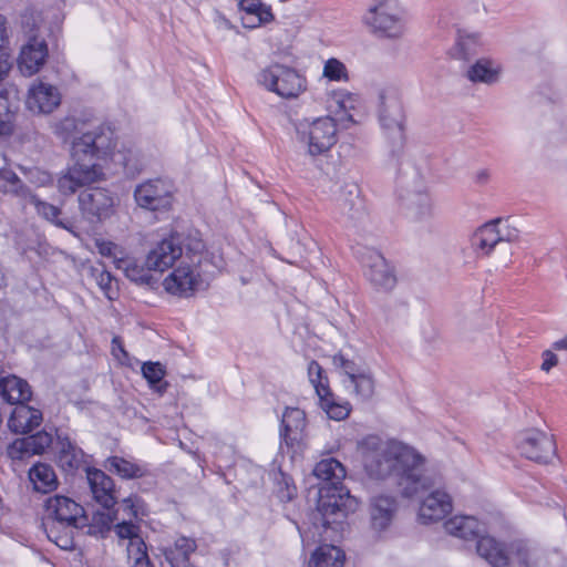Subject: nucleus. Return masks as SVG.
<instances>
[{
	"label": "nucleus",
	"mask_w": 567,
	"mask_h": 567,
	"mask_svg": "<svg viewBox=\"0 0 567 567\" xmlns=\"http://www.w3.org/2000/svg\"><path fill=\"white\" fill-rule=\"evenodd\" d=\"M363 465L374 480L393 478L404 497H412L439 483L424 473L425 458L416 450L399 442L382 443L379 437L362 442Z\"/></svg>",
	"instance_id": "obj_1"
},
{
	"label": "nucleus",
	"mask_w": 567,
	"mask_h": 567,
	"mask_svg": "<svg viewBox=\"0 0 567 567\" xmlns=\"http://www.w3.org/2000/svg\"><path fill=\"white\" fill-rule=\"evenodd\" d=\"M114 147V132L107 126H96L82 136H74L71 147L74 165L59 177V190L71 195L78 188L100 181L103 172L95 161L105 157Z\"/></svg>",
	"instance_id": "obj_2"
},
{
	"label": "nucleus",
	"mask_w": 567,
	"mask_h": 567,
	"mask_svg": "<svg viewBox=\"0 0 567 567\" xmlns=\"http://www.w3.org/2000/svg\"><path fill=\"white\" fill-rule=\"evenodd\" d=\"M313 475L320 480L315 524H320L324 533L339 532L347 515L358 507L357 498L342 483L346 468L336 458H324L316 464Z\"/></svg>",
	"instance_id": "obj_3"
},
{
	"label": "nucleus",
	"mask_w": 567,
	"mask_h": 567,
	"mask_svg": "<svg viewBox=\"0 0 567 567\" xmlns=\"http://www.w3.org/2000/svg\"><path fill=\"white\" fill-rule=\"evenodd\" d=\"M44 513L42 526L49 540L61 549H74L75 534L89 525L84 508L68 496L54 495L45 501Z\"/></svg>",
	"instance_id": "obj_4"
},
{
	"label": "nucleus",
	"mask_w": 567,
	"mask_h": 567,
	"mask_svg": "<svg viewBox=\"0 0 567 567\" xmlns=\"http://www.w3.org/2000/svg\"><path fill=\"white\" fill-rule=\"evenodd\" d=\"M297 138L305 144L311 156L329 151L337 142V125L332 117L322 116L312 121L299 120L295 124Z\"/></svg>",
	"instance_id": "obj_5"
},
{
	"label": "nucleus",
	"mask_w": 567,
	"mask_h": 567,
	"mask_svg": "<svg viewBox=\"0 0 567 567\" xmlns=\"http://www.w3.org/2000/svg\"><path fill=\"white\" fill-rule=\"evenodd\" d=\"M477 554L493 567L528 566V549L523 542H514L507 548L491 536H481L476 545Z\"/></svg>",
	"instance_id": "obj_6"
},
{
	"label": "nucleus",
	"mask_w": 567,
	"mask_h": 567,
	"mask_svg": "<svg viewBox=\"0 0 567 567\" xmlns=\"http://www.w3.org/2000/svg\"><path fill=\"white\" fill-rule=\"evenodd\" d=\"M257 82L284 99L297 97L306 90L303 76L295 69L278 63L262 69L257 75Z\"/></svg>",
	"instance_id": "obj_7"
},
{
	"label": "nucleus",
	"mask_w": 567,
	"mask_h": 567,
	"mask_svg": "<svg viewBox=\"0 0 567 567\" xmlns=\"http://www.w3.org/2000/svg\"><path fill=\"white\" fill-rule=\"evenodd\" d=\"M134 198L141 208L152 212L168 210L173 203V186L161 178L148 179L136 186Z\"/></svg>",
	"instance_id": "obj_8"
},
{
	"label": "nucleus",
	"mask_w": 567,
	"mask_h": 567,
	"mask_svg": "<svg viewBox=\"0 0 567 567\" xmlns=\"http://www.w3.org/2000/svg\"><path fill=\"white\" fill-rule=\"evenodd\" d=\"M357 256L365 268V276L379 289L391 290L396 284V277L385 258L375 249L361 247Z\"/></svg>",
	"instance_id": "obj_9"
},
{
	"label": "nucleus",
	"mask_w": 567,
	"mask_h": 567,
	"mask_svg": "<svg viewBox=\"0 0 567 567\" xmlns=\"http://www.w3.org/2000/svg\"><path fill=\"white\" fill-rule=\"evenodd\" d=\"M79 207L85 220L90 224H96L113 215L114 198L104 188H87L79 195Z\"/></svg>",
	"instance_id": "obj_10"
},
{
	"label": "nucleus",
	"mask_w": 567,
	"mask_h": 567,
	"mask_svg": "<svg viewBox=\"0 0 567 567\" xmlns=\"http://www.w3.org/2000/svg\"><path fill=\"white\" fill-rule=\"evenodd\" d=\"M186 237L174 231L156 243L146 255V264L154 271L163 272L174 266L183 255Z\"/></svg>",
	"instance_id": "obj_11"
},
{
	"label": "nucleus",
	"mask_w": 567,
	"mask_h": 567,
	"mask_svg": "<svg viewBox=\"0 0 567 567\" xmlns=\"http://www.w3.org/2000/svg\"><path fill=\"white\" fill-rule=\"evenodd\" d=\"M517 447L523 456L537 463H548L556 454L554 436L540 430L526 431Z\"/></svg>",
	"instance_id": "obj_12"
},
{
	"label": "nucleus",
	"mask_w": 567,
	"mask_h": 567,
	"mask_svg": "<svg viewBox=\"0 0 567 567\" xmlns=\"http://www.w3.org/2000/svg\"><path fill=\"white\" fill-rule=\"evenodd\" d=\"M340 217L348 226L357 227L365 220L367 209L358 184L350 182L341 186L336 198Z\"/></svg>",
	"instance_id": "obj_13"
},
{
	"label": "nucleus",
	"mask_w": 567,
	"mask_h": 567,
	"mask_svg": "<svg viewBox=\"0 0 567 567\" xmlns=\"http://www.w3.org/2000/svg\"><path fill=\"white\" fill-rule=\"evenodd\" d=\"M307 426L306 413L298 408L287 406L282 413L280 425L281 443L295 452L300 450Z\"/></svg>",
	"instance_id": "obj_14"
},
{
	"label": "nucleus",
	"mask_w": 567,
	"mask_h": 567,
	"mask_svg": "<svg viewBox=\"0 0 567 567\" xmlns=\"http://www.w3.org/2000/svg\"><path fill=\"white\" fill-rule=\"evenodd\" d=\"M379 120L388 134L404 132V112L401 100L393 91H381L379 94Z\"/></svg>",
	"instance_id": "obj_15"
},
{
	"label": "nucleus",
	"mask_w": 567,
	"mask_h": 567,
	"mask_svg": "<svg viewBox=\"0 0 567 567\" xmlns=\"http://www.w3.org/2000/svg\"><path fill=\"white\" fill-rule=\"evenodd\" d=\"M414 186L409 187L408 182L402 179V184L406 186L405 194L402 198L406 207L414 214L415 218L424 219L433 215V205L430 195L426 193L423 178L419 172H413Z\"/></svg>",
	"instance_id": "obj_16"
},
{
	"label": "nucleus",
	"mask_w": 567,
	"mask_h": 567,
	"mask_svg": "<svg viewBox=\"0 0 567 567\" xmlns=\"http://www.w3.org/2000/svg\"><path fill=\"white\" fill-rule=\"evenodd\" d=\"M398 512V502L391 495H375L370 499L369 513L373 530L381 533L392 524Z\"/></svg>",
	"instance_id": "obj_17"
},
{
	"label": "nucleus",
	"mask_w": 567,
	"mask_h": 567,
	"mask_svg": "<svg viewBox=\"0 0 567 567\" xmlns=\"http://www.w3.org/2000/svg\"><path fill=\"white\" fill-rule=\"evenodd\" d=\"M60 103V93L51 84L40 82L29 90L27 106L32 112L48 114L53 112Z\"/></svg>",
	"instance_id": "obj_18"
},
{
	"label": "nucleus",
	"mask_w": 567,
	"mask_h": 567,
	"mask_svg": "<svg viewBox=\"0 0 567 567\" xmlns=\"http://www.w3.org/2000/svg\"><path fill=\"white\" fill-rule=\"evenodd\" d=\"M86 478L94 499L105 509L112 508L116 503L114 482L103 471L86 468Z\"/></svg>",
	"instance_id": "obj_19"
},
{
	"label": "nucleus",
	"mask_w": 567,
	"mask_h": 567,
	"mask_svg": "<svg viewBox=\"0 0 567 567\" xmlns=\"http://www.w3.org/2000/svg\"><path fill=\"white\" fill-rule=\"evenodd\" d=\"M48 56V47L44 40L35 37L22 47L18 60L19 69L25 75H33L44 64Z\"/></svg>",
	"instance_id": "obj_20"
},
{
	"label": "nucleus",
	"mask_w": 567,
	"mask_h": 567,
	"mask_svg": "<svg viewBox=\"0 0 567 567\" xmlns=\"http://www.w3.org/2000/svg\"><path fill=\"white\" fill-rule=\"evenodd\" d=\"M364 23L374 33L388 38H399L403 33V24L399 19L385 13L381 6H373L363 18Z\"/></svg>",
	"instance_id": "obj_21"
},
{
	"label": "nucleus",
	"mask_w": 567,
	"mask_h": 567,
	"mask_svg": "<svg viewBox=\"0 0 567 567\" xmlns=\"http://www.w3.org/2000/svg\"><path fill=\"white\" fill-rule=\"evenodd\" d=\"M451 511V496L444 491L435 489L422 502L419 518L429 524L444 518Z\"/></svg>",
	"instance_id": "obj_22"
},
{
	"label": "nucleus",
	"mask_w": 567,
	"mask_h": 567,
	"mask_svg": "<svg viewBox=\"0 0 567 567\" xmlns=\"http://www.w3.org/2000/svg\"><path fill=\"white\" fill-rule=\"evenodd\" d=\"M43 420L42 412L27 403L17 404L9 420V429L17 434H25L38 427Z\"/></svg>",
	"instance_id": "obj_23"
},
{
	"label": "nucleus",
	"mask_w": 567,
	"mask_h": 567,
	"mask_svg": "<svg viewBox=\"0 0 567 567\" xmlns=\"http://www.w3.org/2000/svg\"><path fill=\"white\" fill-rule=\"evenodd\" d=\"M197 284V276L188 266L174 269L163 281V286L167 292L179 297H188L192 295Z\"/></svg>",
	"instance_id": "obj_24"
},
{
	"label": "nucleus",
	"mask_w": 567,
	"mask_h": 567,
	"mask_svg": "<svg viewBox=\"0 0 567 567\" xmlns=\"http://www.w3.org/2000/svg\"><path fill=\"white\" fill-rule=\"evenodd\" d=\"M59 466L68 474H72L84 465V452L69 436L58 433Z\"/></svg>",
	"instance_id": "obj_25"
},
{
	"label": "nucleus",
	"mask_w": 567,
	"mask_h": 567,
	"mask_svg": "<svg viewBox=\"0 0 567 567\" xmlns=\"http://www.w3.org/2000/svg\"><path fill=\"white\" fill-rule=\"evenodd\" d=\"M0 396L3 401L17 405L30 401L32 391L25 380L14 374H9L0 378Z\"/></svg>",
	"instance_id": "obj_26"
},
{
	"label": "nucleus",
	"mask_w": 567,
	"mask_h": 567,
	"mask_svg": "<svg viewBox=\"0 0 567 567\" xmlns=\"http://www.w3.org/2000/svg\"><path fill=\"white\" fill-rule=\"evenodd\" d=\"M196 548L194 539L183 536L177 538L172 546L162 547L159 550L171 567H195L189 557Z\"/></svg>",
	"instance_id": "obj_27"
},
{
	"label": "nucleus",
	"mask_w": 567,
	"mask_h": 567,
	"mask_svg": "<svg viewBox=\"0 0 567 567\" xmlns=\"http://www.w3.org/2000/svg\"><path fill=\"white\" fill-rule=\"evenodd\" d=\"M446 533L462 539H478L485 526L473 516H454L444 523Z\"/></svg>",
	"instance_id": "obj_28"
},
{
	"label": "nucleus",
	"mask_w": 567,
	"mask_h": 567,
	"mask_svg": "<svg viewBox=\"0 0 567 567\" xmlns=\"http://www.w3.org/2000/svg\"><path fill=\"white\" fill-rule=\"evenodd\" d=\"M499 219L486 223L472 236V247L483 256H488L493 248L502 241V229H497Z\"/></svg>",
	"instance_id": "obj_29"
},
{
	"label": "nucleus",
	"mask_w": 567,
	"mask_h": 567,
	"mask_svg": "<svg viewBox=\"0 0 567 567\" xmlns=\"http://www.w3.org/2000/svg\"><path fill=\"white\" fill-rule=\"evenodd\" d=\"M502 66L491 59H478L466 72L467 79L473 83L495 84L499 81Z\"/></svg>",
	"instance_id": "obj_30"
},
{
	"label": "nucleus",
	"mask_w": 567,
	"mask_h": 567,
	"mask_svg": "<svg viewBox=\"0 0 567 567\" xmlns=\"http://www.w3.org/2000/svg\"><path fill=\"white\" fill-rule=\"evenodd\" d=\"M115 264L131 281L148 287H153L157 282V279L151 272L154 269L147 266L146 260L144 264H140L134 258L127 257L117 259Z\"/></svg>",
	"instance_id": "obj_31"
},
{
	"label": "nucleus",
	"mask_w": 567,
	"mask_h": 567,
	"mask_svg": "<svg viewBox=\"0 0 567 567\" xmlns=\"http://www.w3.org/2000/svg\"><path fill=\"white\" fill-rule=\"evenodd\" d=\"M30 482L37 492L50 493L58 487V477L53 467L45 463H37L29 471Z\"/></svg>",
	"instance_id": "obj_32"
},
{
	"label": "nucleus",
	"mask_w": 567,
	"mask_h": 567,
	"mask_svg": "<svg viewBox=\"0 0 567 567\" xmlns=\"http://www.w3.org/2000/svg\"><path fill=\"white\" fill-rule=\"evenodd\" d=\"M17 93L16 87L0 89V137L13 133L16 114L12 110L11 100L17 96Z\"/></svg>",
	"instance_id": "obj_33"
},
{
	"label": "nucleus",
	"mask_w": 567,
	"mask_h": 567,
	"mask_svg": "<svg viewBox=\"0 0 567 567\" xmlns=\"http://www.w3.org/2000/svg\"><path fill=\"white\" fill-rule=\"evenodd\" d=\"M344 553L337 546H320L311 556L310 567H342Z\"/></svg>",
	"instance_id": "obj_34"
},
{
	"label": "nucleus",
	"mask_w": 567,
	"mask_h": 567,
	"mask_svg": "<svg viewBox=\"0 0 567 567\" xmlns=\"http://www.w3.org/2000/svg\"><path fill=\"white\" fill-rule=\"evenodd\" d=\"M105 468L122 478H138L145 475L146 468L121 456H111L105 461Z\"/></svg>",
	"instance_id": "obj_35"
},
{
	"label": "nucleus",
	"mask_w": 567,
	"mask_h": 567,
	"mask_svg": "<svg viewBox=\"0 0 567 567\" xmlns=\"http://www.w3.org/2000/svg\"><path fill=\"white\" fill-rule=\"evenodd\" d=\"M128 567H155L144 539H135L126 545Z\"/></svg>",
	"instance_id": "obj_36"
},
{
	"label": "nucleus",
	"mask_w": 567,
	"mask_h": 567,
	"mask_svg": "<svg viewBox=\"0 0 567 567\" xmlns=\"http://www.w3.org/2000/svg\"><path fill=\"white\" fill-rule=\"evenodd\" d=\"M319 404L327 415L336 421L344 420L351 411L350 403L339 402L331 391H329L327 395H321L319 398Z\"/></svg>",
	"instance_id": "obj_37"
},
{
	"label": "nucleus",
	"mask_w": 567,
	"mask_h": 567,
	"mask_svg": "<svg viewBox=\"0 0 567 567\" xmlns=\"http://www.w3.org/2000/svg\"><path fill=\"white\" fill-rule=\"evenodd\" d=\"M143 377L147 380L151 389L159 394L166 392L168 383L163 382V378L166 374L165 368L159 362H145L142 365Z\"/></svg>",
	"instance_id": "obj_38"
},
{
	"label": "nucleus",
	"mask_w": 567,
	"mask_h": 567,
	"mask_svg": "<svg viewBox=\"0 0 567 567\" xmlns=\"http://www.w3.org/2000/svg\"><path fill=\"white\" fill-rule=\"evenodd\" d=\"M0 192L27 198L30 190L18 175L8 168H0Z\"/></svg>",
	"instance_id": "obj_39"
},
{
	"label": "nucleus",
	"mask_w": 567,
	"mask_h": 567,
	"mask_svg": "<svg viewBox=\"0 0 567 567\" xmlns=\"http://www.w3.org/2000/svg\"><path fill=\"white\" fill-rule=\"evenodd\" d=\"M27 198L29 199V203L35 207L37 213L43 218L61 228L69 229V226L59 218L61 210L58 206L43 202L37 195L31 193H29Z\"/></svg>",
	"instance_id": "obj_40"
},
{
	"label": "nucleus",
	"mask_w": 567,
	"mask_h": 567,
	"mask_svg": "<svg viewBox=\"0 0 567 567\" xmlns=\"http://www.w3.org/2000/svg\"><path fill=\"white\" fill-rule=\"evenodd\" d=\"M348 384L352 386L353 393L361 401H369L374 394L375 381L369 370L357 375V378L351 380Z\"/></svg>",
	"instance_id": "obj_41"
},
{
	"label": "nucleus",
	"mask_w": 567,
	"mask_h": 567,
	"mask_svg": "<svg viewBox=\"0 0 567 567\" xmlns=\"http://www.w3.org/2000/svg\"><path fill=\"white\" fill-rule=\"evenodd\" d=\"M391 137L390 141V150L388 155V164L394 168L401 171V166L403 164L404 158V143L405 135L404 132L389 134Z\"/></svg>",
	"instance_id": "obj_42"
},
{
	"label": "nucleus",
	"mask_w": 567,
	"mask_h": 567,
	"mask_svg": "<svg viewBox=\"0 0 567 567\" xmlns=\"http://www.w3.org/2000/svg\"><path fill=\"white\" fill-rule=\"evenodd\" d=\"M308 377L313 385L318 398L327 395L330 390L328 378L323 375L322 367L315 360L310 361L308 365Z\"/></svg>",
	"instance_id": "obj_43"
},
{
	"label": "nucleus",
	"mask_w": 567,
	"mask_h": 567,
	"mask_svg": "<svg viewBox=\"0 0 567 567\" xmlns=\"http://www.w3.org/2000/svg\"><path fill=\"white\" fill-rule=\"evenodd\" d=\"M332 362L336 368L340 369L344 373L347 377L346 382L348 383L355 379L357 375H360L368 370L357 364L353 360L346 358V355L342 353H337L333 355Z\"/></svg>",
	"instance_id": "obj_44"
},
{
	"label": "nucleus",
	"mask_w": 567,
	"mask_h": 567,
	"mask_svg": "<svg viewBox=\"0 0 567 567\" xmlns=\"http://www.w3.org/2000/svg\"><path fill=\"white\" fill-rule=\"evenodd\" d=\"M55 135H58L63 141H68L74 134L81 133L82 136L85 132L79 127V121L73 116H68L59 122H56L53 126Z\"/></svg>",
	"instance_id": "obj_45"
},
{
	"label": "nucleus",
	"mask_w": 567,
	"mask_h": 567,
	"mask_svg": "<svg viewBox=\"0 0 567 567\" xmlns=\"http://www.w3.org/2000/svg\"><path fill=\"white\" fill-rule=\"evenodd\" d=\"M114 517L111 516L110 513H96L93 517V524H90L87 527L89 535H100L104 537V535L110 532Z\"/></svg>",
	"instance_id": "obj_46"
},
{
	"label": "nucleus",
	"mask_w": 567,
	"mask_h": 567,
	"mask_svg": "<svg viewBox=\"0 0 567 567\" xmlns=\"http://www.w3.org/2000/svg\"><path fill=\"white\" fill-rule=\"evenodd\" d=\"M323 76L330 81H348V71L346 65L338 59H329L323 66Z\"/></svg>",
	"instance_id": "obj_47"
},
{
	"label": "nucleus",
	"mask_w": 567,
	"mask_h": 567,
	"mask_svg": "<svg viewBox=\"0 0 567 567\" xmlns=\"http://www.w3.org/2000/svg\"><path fill=\"white\" fill-rule=\"evenodd\" d=\"M25 439L32 455L42 454L53 441L52 434L47 431H40L33 435L27 436Z\"/></svg>",
	"instance_id": "obj_48"
},
{
	"label": "nucleus",
	"mask_w": 567,
	"mask_h": 567,
	"mask_svg": "<svg viewBox=\"0 0 567 567\" xmlns=\"http://www.w3.org/2000/svg\"><path fill=\"white\" fill-rule=\"evenodd\" d=\"M91 277L95 280L96 285L104 291V293L111 299L109 295L112 289L113 277L110 271L105 269L103 265L91 267Z\"/></svg>",
	"instance_id": "obj_49"
},
{
	"label": "nucleus",
	"mask_w": 567,
	"mask_h": 567,
	"mask_svg": "<svg viewBox=\"0 0 567 567\" xmlns=\"http://www.w3.org/2000/svg\"><path fill=\"white\" fill-rule=\"evenodd\" d=\"M114 532L120 539H127L132 543L135 539H143L140 535L141 527L131 520H123L114 526Z\"/></svg>",
	"instance_id": "obj_50"
},
{
	"label": "nucleus",
	"mask_w": 567,
	"mask_h": 567,
	"mask_svg": "<svg viewBox=\"0 0 567 567\" xmlns=\"http://www.w3.org/2000/svg\"><path fill=\"white\" fill-rule=\"evenodd\" d=\"M7 455L13 461L24 460L32 455L25 437L16 439L7 446Z\"/></svg>",
	"instance_id": "obj_51"
},
{
	"label": "nucleus",
	"mask_w": 567,
	"mask_h": 567,
	"mask_svg": "<svg viewBox=\"0 0 567 567\" xmlns=\"http://www.w3.org/2000/svg\"><path fill=\"white\" fill-rule=\"evenodd\" d=\"M274 20L271 9H261L257 14H243L241 22L244 28L254 29Z\"/></svg>",
	"instance_id": "obj_52"
},
{
	"label": "nucleus",
	"mask_w": 567,
	"mask_h": 567,
	"mask_svg": "<svg viewBox=\"0 0 567 567\" xmlns=\"http://www.w3.org/2000/svg\"><path fill=\"white\" fill-rule=\"evenodd\" d=\"M122 508L126 513L128 517L137 518L140 515H144V503L143 501L136 496L131 495L123 499Z\"/></svg>",
	"instance_id": "obj_53"
},
{
	"label": "nucleus",
	"mask_w": 567,
	"mask_h": 567,
	"mask_svg": "<svg viewBox=\"0 0 567 567\" xmlns=\"http://www.w3.org/2000/svg\"><path fill=\"white\" fill-rule=\"evenodd\" d=\"M477 43V35L476 34H467V35H460L457 40V49L458 54L457 58L460 59H468V56L473 53V47Z\"/></svg>",
	"instance_id": "obj_54"
},
{
	"label": "nucleus",
	"mask_w": 567,
	"mask_h": 567,
	"mask_svg": "<svg viewBox=\"0 0 567 567\" xmlns=\"http://www.w3.org/2000/svg\"><path fill=\"white\" fill-rule=\"evenodd\" d=\"M239 8L244 14H257L261 9H270V7L260 2V0H240Z\"/></svg>",
	"instance_id": "obj_55"
},
{
	"label": "nucleus",
	"mask_w": 567,
	"mask_h": 567,
	"mask_svg": "<svg viewBox=\"0 0 567 567\" xmlns=\"http://www.w3.org/2000/svg\"><path fill=\"white\" fill-rule=\"evenodd\" d=\"M112 354L122 363L128 361L130 355L124 349L123 342L118 336L112 339Z\"/></svg>",
	"instance_id": "obj_56"
},
{
	"label": "nucleus",
	"mask_w": 567,
	"mask_h": 567,
	"mask_svg": "<svg viewBox=\"0 0 567 567\" xmlns=\"http://www.w3.org/2000/svg\"><path fill=\"white\" fill-rule=\"evenodd\" d=\"M9 45V34L7 29V19L0 14V55L4 54L9 56L7 52Z\"/></svg>",
	"instance_id": "obj_57"
},
{
	"label": "nucleus",
	"mask_w": 567,
	"mask_h": 567,
	"mask_svg": "<svg viewBox=\"0 0 567 567\" xmlns=\"http://www.w3.org/2000/svg\"><path fill=\"white\" fill-rule=\"evenodd\" d=\"M543 363L540 369L545 372H549L554 367L558 364V358L551 350H545L542 353Z\"/></svg>",
	"instance_id": "obj_58"
},
{
	"label": "nucleus",
	"mask_w": 567,
	"mask_h": 567,
	"mask_svg": "<svg viewBox=\"0 0 567 567\" xmlns=\"http://www.w3.org/2000/svg\"><path fill=\"white\" fill-rule=\"evenodd\" d=\"M9 56L8 55H0V89L2 87H13L12 85H2V82L4 81V79L7 78L10 69H11V64L9 62Z\"/></svg>",
	"instance_id": "obj_59"
},
{
	"label": "nucleus",
	"mask_w": 567,
	"mask_h": 567,
	"mask_svg": "<svg viewBox=\"0 0 567 567\" xmlns=\"http://www.w3.org/2000/svg\"><path fill=\"white\" fill-rule=\"evenodd\" d=\"M99 252L102 256L110 257L114 254L116 246L111 241H101L97 243Z\"/></svg>",
	"instance_id": "obj_60"
},
{
	"label": "nucleus",
	"mask_w": 567,
	"mask_h": 567,
	"mask_svg": "<svg viewBox=\"0 0 567 567\" xmlns=\"http://www.w3.org/2000/svg\"><path fill=\"white\" fill-rule=\"evenodd\" d=\"M518 230L513 228V229H509L508 227L506 228V230H502V241H508V243H512V241H516L518 239Z\"/></svg>",
	"instance_id": "obj_61"
},
{
	"label": "nucleus",
	"mask_w": 567,
	"mask_h": 567,
	"mask_svg": "<svg viewBox=\"0 0 567 567\" xmlns=\"http://www.w3.org/2000/svg\"><path fill=\"white\" fill-rule=\"evenodd\" d=\"M553 350L567 351V334L551 344Z\"/></svg>",
	"instance_id": "obj_62"
},
{
	"label": "nucleus",
	"mask_w": 567,
	"mask_h": 567,
	"mask_svg": "<svg viewBox=\"0 0 567 567\" xmlns=\"http://www.w3.org/2000/svg\"><path fill=\"white\" fill-rule=\"evenodd\" d=\"M488 178H489V173L486 169L478 172L476 175V181L481 184L486 183L488 181Z\"/></svg>",
	"instance_id": "obj_63"
},
{
	"label": "nucleus",
	"mask_w": 567,
	"mask_h": 567,
	"mask_svg": "<svg viewBox=\"0 0 567 567\" xmlns=\"http://www.w3.org/2000/svg\"><path fill=\"white\" fill-rule=\"evenodd\" d=\"M204 245L200 240H197L193 247H188L193 251H199L203 249Z\"/></svg>",
	"instance_id": "obj_64"
}]
</instances>
